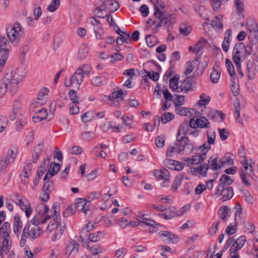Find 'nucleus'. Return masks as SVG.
Wrapping results in <instances>:
<instances>
[{"mask_svg":"<svg viewBox=\"0 0 258 258\" xmlns=\"http://www.w3.org/2000/svg\"><path fill=\"white\" fill-rule=\"evenodd\" d=\"M106 10L105 9H103L101 7V5L100 7L96 8L94 10V13L96 17L100 18H104L106 16H107V14H103V12L105 11Z\"/></svg>","mask_w":258,"mask_h":258,"instance_id":"obj_53","label":"nucleus"},{"mask_svg":"<svg viewBox=\"0 0 258 258\" xmlns=\"http://www.w3.org/2000/svg\"><path fill=\"white\" fill-rule=\"evenodd\" d=\"M211 25L213 27H216L220 29L223 28V24L222 22L220 21V19L218 17H215V19L211 22Z\"/></svg>","mask_w":258,"mask_h":258,"instance_id":"obj_61","label":"nucleus"},{"mask_svg":"<svg viewBox=\"0 0 258 258\" xmlns=\"http://www.w3.org/2000/svg\"><path fill=\"white\" fill-rule=\"evenodd\" d=\"M106 235V233L103 231H98L95 233H91L88 235V239L91 242H97L101 238Z\"/></svg>","mask_w":258,"mask_h":258,"instance_id":"obj_21","label":"nucleus"},{"mask_svg":"<svg viewBox=\"0 0 258 258\" xmlns=\"http://www.w3.org/2000/svg\"><path fill=\"white\" fill-rule=\"evenodd\" d=\"M31 167L32 165L30 163H28L24 166L22 175H23L24 177L26 178H29V173L31 172Z\"/></svg>","mask_w":258,"mask_h":258,"instance_id":"obj_56","label":"nucleus"},{"mask_svg":"<svg viewBox=\"0 0 258 258\" xmlns=\"http://www.w3.org/2000/svg\"><path fill=\"white\" fill-rule=\"evenodd\" d=\"M48 91L46 88H42L38 93L36 99L31 104V107L36 108L45 104L48 99Z\"/></svg>","mask_w":258,"mask_h":258,"instance_id":"obj_9","label":"nucleus"},{"mask_svg":"<svg viewBox=\"0 0 258 258\" xmlns=\"http://www.w3.org/2000/svg\"><path fill=\"white\" fill-rule=\"evenodd\" d=\"M188 123L189 124V120H185L184 123L181 124L178 128L177 134H179V136H181V134H182L183 135V136H185L187 133Z\"/></svg>","mask_w":258,"mask_h":258,"instance_id":"obj_38","label":"nucleus"},{"mask_svg":"<svg viewBox=\"0 0 258 258\" xmlns=\"http://www.w3.org/2000/svg\"><path fill=\"white\" fill-rule=\"evenodd\" d=\"M123 94V92L121 89H120L118 90V91L113 92L109 96V98L111 100L116 99L120 97Z\"/></svg>","mask_w":258,"mask_h":258,"instance_id":"obj_60","label":"nucleus"},{"mask_svg":"<svg viewBox=\"0 0 258 258\" xmlns=\"http://www.w3.org/2000/svg\"><path fill=\"white\" fill-rule=\"evenodd\" d=\"M246 28L250 32H253L255 36H256V34H258V29L257 24L255 21L252 18H249L246 25Z\"/></svg>","mask_w":258,"mask_h":258,"instance_id":"obj_19","label":"nucleus"},{"mask_svg":"<svg viewBox=\"0 0 258 258\" xmlns=\"http://www.w3.org/2000/svg\"><path fill=\"white\" fill-rule=\"evenodd\" d=\"M60 168V164L55 162H52L50 165L49 171L53 173L54 175L55 173H57Z\"/></svg>","mask_w":258,"mask_h":258,"instance_id":"obj_58","label":"nucleus"},{"mask_svg":"<svg viewBox=\"0 0 258 258\" xmlns=\"http://www.w3.org/2000/svg\"><path fill=\"white\" fill-rule=\"evenodd\" d=\"M213 71L210 74V78L213 83H217L220 78V73L216 70L215 67H213Z\"/></svg>","mask_w":258,"mask_h":258,"instance_id":"obj_39","label":"nucleus"},{"mask_svg":"<svg viewBox=\"0 0 258 258\" xmlns=\"http://www.w3.org/2000/svg\"><path fill=\"white\" fill-rule=\"evenodd\" d=\"M218 157L216 156H211L208 160V163L210 166L211 169L214 170H217L221 168L220 162L217 163Z\"/></svg>","mask_w":258,"mask_h":258,"instance_id":"obj_23","label":"nucleus"},{"mask_svg":"<svg viewBox=\"0 0 258 258\" xmlns=\"http://www.w3.org/2000/svg\"><path fill=\"white\" fill-rule=\"evenodd\" d=\"M64 225H62L60 220V216H57L53 218V222L49 223L46 228V232L52 233V240L55 241L60 238L64 231Z\"/></svg>","mask_w":258,"mask_h":258,"instance_id":"obj_3","label":"nucleus"},{"mask_svg":"<svg viewBox=\"0 0 258 258\" xmlns=\"http://www.w3.org/2000/svg\"><path fill=\"white\" fill-rule=\"evenodd\" d=\"M80 72V70L77 69L71 78H66L64 81V86L67 87H71L78 90L83 82L84 78Z\"/></svg>","mask_w":258,"mask_h":258,"instance_id":"obj_6","label":"nucleus"},{"mask_svg":"<svg viewBox=\"0 0 258 258\" xmlns=\"http://www.w3.org/2000/svg\"><path fill=\"white\" fill-rule=\"evenodd\" d=\"M11 231L10 224L5 222L0 226V255L8 253L11 248L12 240L10 233Z\"/></svg>","mask_w":258,"mask_h":258,"instance_id":"obj_1","label":"nucleus"},{"mask_svg":"<svg viewBox=\"0 0 258 258\" xmlns=\"http://www.w3.org/2000/svg\"><path fill=\"white\" fill-rule=\"evenodd\" d=\"M175 146L177 147V152L178 154L180 153L185 148L188 149L190 152H192L194 149L193 144L189 142V140L185 136L176 135V143Z\"/></svg>","mask_w":258,"mask_h":258,"instance_id":"obj_7","label":"nucleus"},{"mask_svg":"<svg viewBox=\"0 0 258 258\" xmlns=\"http://www.w3.org/2000/svg\"><path fill=\"white\" fill-rule=\"evenodd\" d=\"M6 31L7 37L10 41L15 44L18 43L20 37L23 35L20 24L16 23L13 26H9L7 28Z\"/></svg>","mask_w":258,"mask_h":258,"instance_id":"obj_5","label":"nucleus"},{"mask_svg":"<svg viewBox=\"0 0 258 258\" xmlns=\"http://www.w3.org/2000/svg\"><path fill=\"white\" fill-rule=\"evenodd\" d=\"M160 217L163 218L165 219H171L174 217L177 216L175 211V208L173 207H170L166 208V211H164V213L159 214Z\"/></svg>","mask_w":258,"mask_h":258,"instance_id":"obj_17","label":"nucleus"},{"mask_svg":"<svg viewBox=\"0 0 258 258\" xmlns=\"http://www.w3.org/2000/svg\"><path fill=\"white\" fill-rule=\"evenodd\" d=\"M68 245L70 247L71 251H73V254H76L79 251V244L75 240L71 239L67 243Z\"/></svg>","mask_w":258,"mask_h":258,"instance_id":"obj_35","label":"nucleus"},{"mask_svg":"<svg viewBox=\"0 0 258 258\" xmlns=\"http://www.w3.org/2000/svg\"><path fill=\"white\" fill-rule=\"evenodd\" d=\"M234 191L231 187H226L224 189L221 188L220 191L216 189L214 195L216 196H221V200L223 202L230 200L233 196Z\"/></svg>","mask_w":258,"mask_h":258,"instance_id":"obj_10","label":"nucleus"},{"mask_svg":"<svg viewBox=\"0 0 258 258\" xmlns=\"http://www.w3.org/2000/svg\"><path fill=\"white\" fill-rule=\"evenodd\" d=\"M179 76L178 75H175L173 78H171L169 81V88L173 91L176 92V91H179V86H178V80Z\"/></svg>","mask_w":258,"mask_h":258,"instance_id":"obj_20","label":"nucleus"},{"mask_svg":"<svg viewBox=\"0 0 258 258\" xmlns=\"http://www.w3.org/2000/svg\"><path fill=\"white\" fill-rule=\"evenodd\" d=\"M104 80V77L96 76L91 79V83L95 86H100L102 85V82Z\"/></svg>","mask_w":258,"mask_h":258,"instance_id":"obj_50","label":"nucleus"},{"mask_svg":"<svg viewBox=\"0 0 258 258\" xmlns=\"http://www.w3.org/2000/svg\"><path fill=\"white\" fill-rule=\"evenodd\" d=\"M76 211L74 206L71 205L67 208L66 210L63 212V215L64 217H67L73 215Z\"/></svg>","mask_w":258,"mask_h":258,"instance_id":"obj_54","label":"nucleus"},{"mask_svg":"<svg viewBox=\"0 0 258 258\" xmlns=\"http://www.w3.org/2000/svg\"><path fill=\"white\" fill-rule=\"evenodd\" d=\"M172 15L171 14H166L162 18L164 22V25L168 26L171 24V19Z\"/></svg>","mask_w":258,"mask_h":258,"instance_id":"obj_63","label":"nucleus"},{"mask_svg":"<svg viewBox=\"0 0 258 258\" xmlns=\"http://www.w3.org/2000/svg\"><path fill=\"white\" fill-rule=\"evenodd\" d=\"M239 172L242 183L244 184L246 186H249L250 183L246 179V176L244 172L243 168H240L239 169Z\"/></svg>","mask_w":258,"mask_h":258,"instance_id":"obj_51","label":"nucleus"},{"mask_svg":"<svg viewBox=\"0 0 258 258\" xmlns=\"http://www.w3.org/2000/svg\"><path fill=\"white\" fill-rule=\"evenodd\" d=\"M59 4V0H52L47 9L50 12H54L58 9Z\"/></svg>","mask_w":258,"mask_h":258,"instance_id":"obj_45","label":"nucleus"},{"mask_svg":"<svg viewBox=\"0 0 258 258\" xmlns=\"http://www.w3.org/2000/svg\"><path fill=\"white\" fill-rule=\"evenodd\" d=\"M175 98L173 100V104L175 107L179 106L184 103V96L175 94Z\"/></svg>","mask_w":258,"mask_h":258,"instance_id":"obj_43","label":"nucleus"},{"mask_svg":"<svg viewBox=\"0 0 258 258\" xmlns=\"http://www.w3.org/2000/svg\"><path fill=\"white\" fill-rule=\"evenodd\" d=\"M206 96L204 94H202L200 95V99L198 102V105L201 107L208 104L210 101V97L207 96L206 98H205Z\"/></svg>","mask_w":258,"mask_h":258,"instance_id":"obj_47","label":"nucleus"},{"mask_svg":"<svg viewBox=\"0 0 258 258\" xmlns=\"http://www.w3.org/2000/svg\"><path fill=\"white\" fill-rule=\"evenodd\" d=\"M69 96L73 104H77L81 101L80 97L74 90H71L69 92Z\"/></svg>","mask_w":258,"mask_h":258,"instance_id":"obj_31","label":"nucleus"},{"mask_svg":"<svg viewBox=\"0 0 258 258\" xmlns=\"http://www.w3.org/2000/svg\"><path fill=\"white\" fill-rule=\"evenodd\" d=\"M251 52L242 42H238L234 46L232 52V60L233 62H242Z\"/></svg>","mask_w":258,"mask_h":258,"instance_id":"obj_4","label":"nucleus"},{"mask_svg":"<svg viewBox=\"0 0 258 258\" xmlns=\"http://www.w3.org/2000/svg\"><path fill=\"white\" fill-rule=\"evenodd\" d=\"M225 64L229 75L234 79V76H235L236 74L232 63L228 58H226Z\"/></svg>","mask_w":258,"mask_h":258,"instance_id":"obj_33","label":"nucleus"},{"mask_svg":"<svg viewBox=\"0 0 258 258\" xmlns=\"http://www.w3.org/2000/svg\"><path fill=\"white\" fill-rule=\"evenodd\" d=\"M191 28L189 26H185L184 24H182L180 26L179 31L182 34L187 35L191 32Z\"/></svg>","mask_w":258,"mask_h":258,"instance_id":"obj_59","label":"nucleus"},{"mask_svg":"<svg viewBox=\"0 0 258 258\" xmlns=\"http://www.w3.org/2000/svg\"><path fill=\"white\" fill-rule=\"evenodd\" d=\"M17 198L16 199V200H18V202L16 203V204L20 207L21 209L24 211L25 212L26 216L27 217H29L30 215L32 213V210L30 207V206L29 204L26 205L24 203L23 201L21 199H18V195L16 196Z\"/></svg>","mask_w":258,"mask_h":258,"instance_id":"obj_18","label":"nucleus"},{"mask_svg":"<svg viewBox=\"0 0 258 258\" xmlns=\"http://www.w3.org/2000/svg\"><path fill=\"white\" fill-rule=\"evenodd\" d=\"M139 10L142 16L146 17L148 16L149 11L148 6L146 5H142L140 7Z\"/></svg>","mask_w":258,"mask_h":258,"instance_id":"obj_64","label":"nucleus"},{"mask_svg":"<svg viewBox=\"0 0 258 258\" xmlns=\"http://www.w3.org/2000/svg\"><path fill=\"white\" fill-rule=\"evenodd\" d=\"M235 6L238 13H241L244 10L243 0H235Z\"/></svg>","mask_w":258,"mask_h":258,"instance_id":"obj_57","label":"nucleus"},{"mask_svg":"<svg viewBox=\"0 0 258 258\" xmlns=\"http://www.w3.org/2000/svg\"><path fill=\"white\" fill-rule=\"evenodd\" d=\"M210 118H219L220 121H222L225 118V115L221 111L215 110L214 112L209 115Z\"/></svg>","mask_w":258,"mask_h":258,"instance_id":"obj_46","label":"nucleus"},{"mask_svg":"<svg viewBox=\"0 0 258 258\" xmlns=\"http://www.w3.org/2000/svg\"><path fill=\"white\" fill-rule=\"evenodd\" d=\"M139 218V221L140 222L145 224L146 225L150 226L153 228L152 231L154 232L157 231V229L154 227L155 225H156V223L155 221L145 217L144 215L140 217Z\"/></svg>","mask_w":258,"mask_h":258,"instance_id":"obj_22","label":"nucleus"},{"mask_svg":"<svg viewBox=\"0 0 258 258\" xmlns=\"http://www.w3.org/2000/svg\"><path fill=\"white\" fill-rule=\"evenodd\" d=\"M146 42L148 46L152 47L156 45L157 39L154 36L151 34H148L146 36Z\"/></svg>","mask_w":258,"mask_h":258,"instance_id":"obj_37","label":"nucleus"},{"mask_svg":"<svg viewBox=\"0 0 258 258\" xmlns=\"http://www.w3.org/2000/svg\"><path fill=\"white\" fill-rule=\"evenodd\" d=\"M183 174L182 173L178 174L176 176L171 186V188L174 191L176 190L180 186L183 180Z\"/></svg>","mask_w":258,"mask_h":258,"instance_id":"obj_26","label":"nucleus"},{"mask_svg":"<svg viewBox=\"0 0 258 258\" xmlns=\"http://www.w3.org/2000/svg\"><path fill=\"white\" fill-rule=\"evenodd\" d=\"M246 74L247 78L249 80H253L255 77V74L253 72V68H252V63L249 60L246 65Z\"/></svg>","mask_w":258,"mask_h":258,"instance_id":"obj_41","label":"nucleus"},{"mask_svg":"<svg viewBox=\"0 0 258 258\" xmlns=\"http://www.w3.org/2000/svg\"><path fill=\"white\" fill-rule=\"evenodd\" d=\"M229 210V208L226 206H222L219 210L220 218L224 222L227 220L226 217L228 215Z\"/></svg>","mask_w":258,"mask_h":258,"instance_id":"obj_42","label":"nucleus"},{"mask_svg":"<svg viewBox=\"0 0 258 258\" xmlns=\"http://www.w3.org/2000/svg\"><path fill=\"white\" fill-rule=\"evenodd\" d=\"M175 112L176 114L182 116H187L189 113V109L187 108L182 107L181 106L176 107Z\"/></svg>","mask_w":258,"mask_h":258,"instance_id":"obj_49","label":"nucleus"},{"mask_svg":"<svg viewBox=\"0 0 258 258\" xmlns=\"http://www.w3.org/2000/svg\"><path fill=\"white\" fill-rule=\"evenodd\" d=\"M86 200L84 199H77L74 205L75 210L80 212L82 209H83L84 206H86Z\"/></svg>","mask_w":258,"mask_h":258,"instance_id":"obj_27","label":"nucleus"},{"mask_svg":"<svg viewBox=\"0 0 258 258\" xmlns=\"http://www.w3.org/2000/svg\"><path fill=\"white\" fill-rule=\"evenodd\" d=\"M191 78L189 77H187L186 79L180 81L179 89V91H176L177 93L184 92L187 93L189 91L192 90V83L191 82Z\"/></svg>","mask_w":258,"mask_h":258,"instance_id":"obj_14","label":"nucleus"},{"mask_svg":"<svg viewBox=\"0 0 258 258\" xmlns=\"http://www.w3.org/2000/svg\"><path fill=\"white\" fill-rule=\"evenodd\" d=\"M17 156V153L12 149H9L8 151L5 160L9 163H12L14 162Z\"/></svg>","mask_w":258,"mask_h":258,"instance_id":"obj_29","label":"nucleus"},{"mask_svg":"<svg viewBox=\"0 0 258 258\" xmlns=\"http://www.w3.org/2000/svg\"><path fill=\"white\" fill-rule=\"evenodd\" d=\"M118 2L115 0H107L101 5V7L106 10H108L110 13H113L119 8Z\"/></svg>","mask_w":258,"mask_h":258,"instance_id":"obj_13","label":"nucleus"},{"mask_svg":"<svg viewBox=\"0 0 258 258\" xmlns=\"http://www.w3.org/2000/svg\"><path fill=\"white\" fill-rule=\"evenodd\" d=\"M175 160L172 159H166L164 161V165L168 168L171 170H175L176 166H175Z\"/></svg>","mask_w":258,"mask_h":258,"instance_id":"obj_52","label":"nucleus"},{"mask_svg":"<svg viewBox=\"0 0 258 258\" xmlns=\"http://www.w3.org/2000/svg\"><path fill=\"white\" fill-rule=\"evenodd\" d=\"M22 227V222L20 219V217L18 216L14 217V221L13 224V230L15 233L19 232Z\"/></svg>","mask_w":258,"mask_h":258,"instance_id":"obj_32","label":"nucleus"},{"mask_svg":"<svg viewBox=\"0 0 258 258\" xmlns=\"http://www.w3.org/2000/svg\"><path fill=\"white\" fill-rule=\"evenodd\" d=\"M246 240V238L244 236H241L236 240H234V244L238 246V249H241L244 245Z\"/></svg>","mask_w":258,"mask_h":258,"instance_id":"obj_55","label":"nucleus"},{"mask_svg":"<svg viewBox=\"0 0 258 258\" xmlns=\"http://www.w3.org/2000/svg\"><path fill=\"white\" fill-rule=\"evenodd\" d=\"M9 79L4 77L0 81V98L6 93L8 86Z\"/></svg>","mask_w":258,"mask_h":258,"instance_id":"obj_25","label":"nucleus"},{"mask_svg":"<svg viewBox=\"0 0 258 258\" xmlns=\"http://www.w3.org/2000/svg\"><path fill=\"white\" fill-rule=\"evenodd\" d=\"M41 231V227L37 226L32 223H26L23 228L21 235L20 242V246L23 247L25 245L28 237L31 240H33L39 237Z\"/></svg>","mask_w":258,"mask_h":258,"instance_id":"obj_2","label":"nucleus"},{"mask_svg":"<svg viewBox=\"0 0 258 258\" xmlns=\"http://www.w3.org/2000/svg\"><path fill=\"white\" fill-rule=\"evenodd\" d=\"M9 47H4L0 49V66H4L8 56Z\"/></svg>","mask_w":258,"mask_h":258,"instance_id":"obj_24","label":"nucleus"},{"mask_svg":"<svg viewBox=\"0 0 258 258\" xmlns=\"http://www.w3.org/2000/svg\"><path fill=\"white\" fill-rule=\"evenodd\" d=\"M9 44L7 38L5 36L0 35V49L4 47L9 48Z\"/></svg>","mask_w":258,"mask_h":258,"instance_id":"obj_62","label":"nucleus"},{"mask_svg":"<svg viewBox=\"0 0 258 258\" xmlns=\"http://www.w3.org/2000/svg\"><path fill=\"white\" fill-rule=\"evenodd\" d=\"M95 32L96 38L98 40L103 39L104 31L102 26H98L97 27H93Z\"/></svg>","mask_w":258,"mask_h":258,"instance_id":"obj_34","label":"nucleus"},{"mask_svg":"<svg viewBox=\"0 0 258 258\" xmlns=\"http://www.w3.org/2000/svg\"><path fill=\"white\" fill-rule=\"evenodd\" d=\"M221 167L224 165H231L234 162L232 159L229 156L225 155L219 159Z\"/></svg>","mask_w":258,"mask_h":258,"instance_id":"obj_36","label":"nucleus"},{"mask_svg":"<svg viewBox=\"0 0 258 258\" xmlns=\"http://www.w3.org/2000/svg\"><path fill=\"white\" fill-rule=\"evenodd\" d=\"M210 122L205 117L200 116L199 118L195 115L189 119V127L192 128H207L210 126Z\"/></svg>","mask_w":258,"mask_h":258,"instance_id":"obj_8","label":"nucleus"},{"mask_svg":"<svg viewBox=\"0 0 258 258\" xmlns=\"http://www.w3.org/2000/svg\"><path fill=\"white\" fill-rule=\"evenodd\" d=\"M95 117V113L93 111H88L82 115L81 119L83 122L87 123Z\"/></svg>","mask_w":258,"mask_h":258,"instance_id":"obj_28","label":"nucleus"},{"mask_svg":"<svg viewBox=\"0 0 258 258\" xmlns=\"http://www.w3.org/2000/svg\"><path fill=\"white\" fill-rule=\"evenodd\" d=\"M174 115L170 112L164 113L161 117V121L165 124L174 118Z\"/></svg>","mask_w":258,"mask_h":258,"instance_id":"obj_44","label":"nucleus"},{"mask_svg":"<svg viewBox=\"0 0 258 258\" xmlns=\"http://www.w3.org/2000/svg\"><path fill=\"white\" fill-rule=\"evenodd\" d=\"M88 53V48L85 44H83L79 48L78 53V57L80 59L86 58Z\"/></svg>","mask_w":258,"mask_h":258,"instance_id":"obj_30","label":"nucleus"},{"mask_svg":"<svg viewBox=\"0 0 258 258\" xmlns=\"http://www.w3.org/2000/svg\"><path fill=\"white\" fill-rule=\"evenodd\" d=\"M159 236L163 238V241L165 243L171 244L177 243L179 240L178 237L168 231H163L159 233Z\"/></svg>","mask_w":258,"mask_h":258,"instance_id":"obj_11","label":"nucleus"},{"mask_svg":"<svg viewBox=\"0 0 258 258\" xmlns=\"http://www.w3.org/2000/svg\"><path fill=\"white\" fill-rule=\"evenodd\" d=\"M77 70H80L81 71L80 73L85 77L89 75L91 71V67L89 65L86 64L82 65Z\"/></svg>","mask_w":258,"mask_h":258,"instance_id":"obj_40","label":"nucleus"},{"mask_svg":"<svg viewBox=\"0 0 258 258\" xmlns=\"http://www.w3.org/2000/svg\"><path fill=\"white\" fill-rule=\"evenodd\" d=\"M207 143L209 144H214L215 140V133L213 130H209L207 132Z\"/></svg>","mask_w":258,"mask_h":258,"instance_id":"obj_48","label":"nucleus"},{"mask_svg":"<svg viewBox=\"0 0 258 258\" xmlns=\"http://www.w3.org/2000/svg\"><path fill=\"white\" fill-rule=\"evenodd\" d=\"M47 112L46 109L42 108L37 112L35 113L33 116V120L34 122H39L47 118Z\"/></svg>","mask_w":258,"mask_h":258,"instance_id":"obj_15","label":"nucleus"},{"mask_svg":"<svg viewBox=\"0 0 258 258\" xmlns=\"http://www.w3.org/2000/svg\"><path fill=\"white\" fill-rule=\"evenodd\" d=\"M44 148L43 143H39L36 146L34 147L33 149V154L32 155V162L36 163L39 158L40 156L43 151Z\"/></svg>","mask_w":258,"mask_h":258,"instance_id":"obj_16","label":"nucleus"},{"mask_svg":"<svg viewBox=\"0 0 258 258\" xmlns=\"http://www.w3.org/2000/svg\"><path fill=\"white\" fill-rule=\"evenodd\" d=\"M21 81L22 78L17 77L16 72L14 73L10 80H9L8 85H9L10 92L12 95H14L17 91L18 84Z\"/></svg>","mask_w":258,"mask_h":258,"instance_id":"obj_12","label":"nucleus"}]
</instances>
